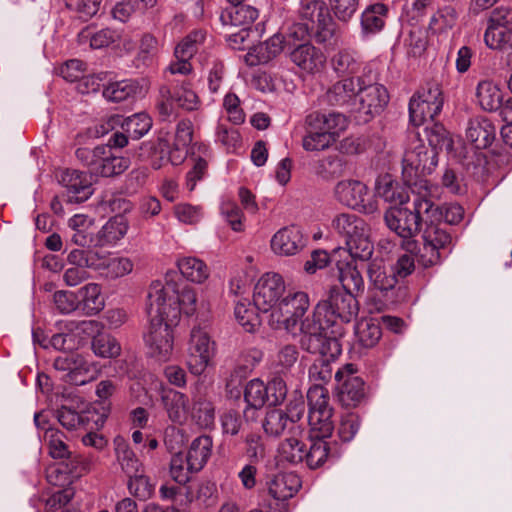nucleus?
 <instances>
[{
	"label": "nucleus",
	"mask_w": 512,
	"mask_h": 512,
	"mask_svg": "<svg viewBox=\"0 0 512 512\" xmlns=\"http://www.w3.org/2000/svg\"><path fill=\"white\" fill-rule=\"evenodd\" d=\"M309 308L310 298L306 292L289 290L268 315V325L274 330H284L293 338L300 337L302 349L309 353L341 354L340 342L325 333L316 307L311 314H307Z\"/></svg>",
	"instance_id": "obj_1"
},
{
	"label": "nucleus",
	"mask_w": 512,
	"mask_h": 512,
	"mask_svg": "<svg viewBox=\"0 0 512 512\" xmlns=\"http://www.w3.org/2000/svg\"><path fill=\"white\" fill-rule=\"evenodd\" d=\"M438 165L437 153L429 149L417 133L408 135L402 158V175L405 183L416 194L437 197L438 187L431 184L425 176L431 174Z\"/></svg>",
	"instance_id": "obj_2"
},
{
	"label": "nucleus",
	"mask_w": 512,
	"mask_h": 512,
	"mask_svg": "<svg viewBox=\"0 0 512 512\" xmlns=\"http://www.w3.org/2000/svg\"><path fill=\"white\" fill-rule=\"evenodd\" d=\"M165 295L164 288L155 284L148 289L146 310L149 318V325L144 334V342L149 357L159 362H166L171 359L174 348V335L171 324L161 314L160 302Z\"/></svg>",
	"instance_id": "obj_3"
},
{
	"label": "nucleus",
	"mask_w": 512,
	"mask_h": 512,
	"mask_svg": "<svg viewBox=\"0 0 512 512\" xmlns=\"http://www.w3.org/2000/svg\"><path fill=\"white\" fill-rule=\"evenodd\" d=\"M334 232L344 238L346 249L334 250L333 258L348 253L353 259L368 260L374 250L370 229L366 222L352 213L336 215L331 222Z\"/></svg>",
	"instance_id": "obj_4"
},
{
	"label": "nucleus",
	"mask_w": 512,
	"mask_h": 512,
	"mask_svg": "<svg viewBox=\"0 0 512 512\" xmlns=\"http://www.w3.org/2000/svg\"><path fill=\"white\" fill-rule=\"evenodd\" d=\"M433 197L417 194L413 201V210L402 206L390 207L384 216L388 228L404 239L412 238L418 231L420 221L439 218L442 213L432 202Z\"/></svg>",
	"instance_id": "obj_5"
},
{
	"label": "nucleus",
	"mask_w": 512,
	"mask_h": 512,
	"mask_svg": "<svg viewBox=\"0 0 512 512\" xmlns=\"http://www.w3.org/2000/svg\"><path fill=\"white\" fill-rule=\"evenodd\" d=\"M316 312L318 318L321 320L325 318V330L330 326L335 327L331 330L332 336L329 338H336L337 335H342L343 329L340 323H349L354 320L359 312L358 301L354 294L342 291L340 288H333L330 290L327 300L317 304ZM327 334V331H325Z\"/></svg>",
	"instance_id": "obj_6"
},
{
	"label": "nucleus",
	"mask_w": 512,
	"mask_h": 512,
	"mask_svg": "<svg viewBox=\"0 0 512 512\" xmlns=\"http://www.w3.org/2000/svg\"><path fill=\"white\" fill-rule=\"evenodd\" d=\"M177 273L172 271L165 275L164 281H153L149 289L155 284H159L164 288L165 295L160 302L161 314L164 315L170 323H176L181 314L192 316L197 310V296L195 291L188 287L183 286L181 289L174 280Z\"/></svg>",
	"instance_id": "obj_7"
},
{
	"label": "nucleus",
	"mask_w": 512,
	"mask_h": 512,
	"mask_svg": "<svg viewBox=\"0 0 512 512\" xmlns=\"http://www.w3.org/2000/svg\"><path fill=\"white\" fill-rule=\"evenodd\" d=\"M440 220L441 217L424 218L423 247L419 254V262L424 267L439 264L451 252L452 237Z\"/></svg>",
	"instance_id": "obj_8"
},
{
	"label": "nucleus",
	"mask_w": 512,
	"mask_h": 512,
	"mask_svg": "<svg viewBox=\"0 0 512 512\" xmlns=\"http://www.w3.org/2000/svg\"><path fill=\"white\" fill-rule=\"evenodd\" d=\"M299 15L302 22L311 29L317 43L325 44L336 35L337 24L324 1L303 0Z\"/></svg>",
	"instance_id": "obj_9"
},
{
	"label": "nucleus",
	"mask_w": 512,
	"mask_h": 512,
	"mask_svg": "<svg viewBox=\"0 0 512 512\" xmlns=\"http://www.w3.org/2000/svg\"><path fill=\"white\" fill-rule=\"evenodd\" d=\"M216 354V343L206 328L195 326L191 329L187 347L186 365L191 374L202 375L211 365Z\"/></svg>",
	"instance_id": "obj_10"
},
{
	"label": "nucleus",
	"mask_w": 512,
	"mask_h": 512,
	"mask_svg": "<svg viewBox=\"0 0 512 512\" xmlns=\"http://www.w3.org/2000/svg\"><path fill=\"white\" fill-rule=\"evenodd\" d=\"M375 80L376 74H373L371 67H366L364 74L358 77V109L369 117L382 112L389 102L386 87L375 83Z\"/></svg>",
	"instance_id": "obj_11"
},
{
	"label": "nucleus",
	"mask_w": 512,
	"mask_h": 512,
	"mask_svg": "<svg viewBox=\"0 0 512 512\" xmlns=\"http://www.w3.org/2000/svg\"><path fill=\"white\" fill-rule=\"evenodd\" d=\"M305 411L303 402L290 404L288 412L281 409H272L266 413L262 422L264 432L271 437H279L283 433L301 435L303 428L298 421Z\"/></svg>",
	"instance_id": "obj_12"
},
{
	"label": "nucleus",
	"mask_w": 512,
	"mask_h": 512,
	"mask_svg": "<svg viewBox=\"0 0 512 512\" xmlns=\"http://www.w3.org/2000/svg\"><path fill=\"white\" fill-rule=\"evenodd\" d=\"M336 199L350 208L365 214L378 211V200L369 193L368 187L358 180H342L334 189Z\"/></svg>",
	"instance_id": "obj_13"
},
{
	"label": "nucleus",
	"mask_w": 512,
	"mask_h": 512,
	"mask_svg": "<svg viewBox=\"0 0 512 512\" xmlns=\"http://www.w3.org/2000/svg\"><path fill=\"white\" fill-rule=\"evenodd\" d=\"M286 293L284 278L276 272L264 273L256 282L253 292L254 306L264 313L274 310Z\"/></svg>",
	"instance_id": "obj_14"
},
{
	"label": "nucleus",
	"mask_w": 512,
	"mask_h": 512,
	"mask_svg": "<svg viewBox=\"0 0 512 512\" xmlns=\"http://www.w3.org/2000/svg\"><path fill=\"white\" fill-rule=\"evenodd\" d=\"M443 107L442 92L438 85L429 86L414 95L409 102L410 121L420 126L433 121Z\"/></svg>",
	"instance_id": "obj_15"
},
{
	"label": "nucleus",
	"mask_w": 512,
	"mask_h": 512,
	"mask_svg": "<svg viewBox=\"0 0 512 512\" xmlns=\"http://www.w3.org/2000/svg\"><path fill=\"white\" fill-rule=\"evenodd\" d=\"M192 136V124L189 121L179 122L176 127L174 141L171 145L167 140L159 138L158 149L165 156H161L159 161H153L152 167L156 170L160 169L164 158L172 165L182 164L187 157V148L191 144Z\"/></svg>",
	"instance_id": "obj_16"
},
{
	"label": "nucleus",
	"mask_w": 512,
	"mask_h": 512,
	"mask_svg": "<svg viewBox=\"0 0 512 512\" xmlns=\"http://www.w3.org/2000/svg\"><path fill=\"white\" fill-rule=\"evenodd\" d=\"M356 371L353 364H346L335 373L337 399L347 408L357 407L365 397L364 382Z\"/></svg>",
	"instance_id": "obj_17"
},
{
	"label": "nucleus",
	"mask_w": 512,
	"mask_h": 512,
	"mask_svg": "<svg viewBox=\"0 0 512 512\" xmlns=\"http://www.w3.org/2000/svg\"><path fill=\"white\" fill-rule=\"evenodd\" d=\"M54 368L66 372L67 381L75 385H84L93 380L98 372V365L78 353H68L54 360Z\"/></svg>",
	"instance_id": "obj_18"
},
{
	"label": "nucleus",
	"mask_w": 512,
	"mask_h": 512,
	"mask_svg": "<svg viewBox=\"0 0 512 512\" xmlns=\"http://www.w3.org/2000/svg\"><path fill=\"white\" fill-rule=\"evenodd\" d=\"M290 61L304 74L316 75L321 73L326 65V56L310 42L296 44L290 48Z\"/></svg>",
	"instance_id": "obj_19"
},
{
	"label": "nucleus",
	"mask_w": 512,
	"mask_h": 512,
	"mask_svg": "<svg viewBox=\"0 0 512 512\" xmlns=\"http://www.w3.org/2000/svg\"><path fill=\"white\" fill-rule=\"evenodd\" d=\"M305 246L306 239L301 229L295 225L279 229L270 240V248L278 256H294Z\"/></svg>",
	"instance_id": "obj_20"
},
{
	"label": "nucleus",
	"mask_w": 512,
	"mask_h": 512,
	"mask_svg": "<svg viewBox=\"0 0 512 512\" xmlns=\"http://www.w3.org/2000/svg\"><path fill=\"white\" fill-rule=\"evenodd\" d=\"M61 183L66 188L67 203H82L93 194L92 178L86 172L66 170L61 175Z\"/></svg>",
	"instance_id": "obj_21"
},
{
	"label": "nucleus",
	"mask_w": 512,
	"mask_h": 512,
	"mask_svg": "<svg viewBox=\"0 0 512 512\" xmlns=\"http://www.w3.org/2000/svg\"><path fill=\"white\" fill-rule=\"evenodd\" d=\"M133 267L134 264L128 257L110 252H99L94 271L105 279L115 280L130 274L133 271Z\"/></svg>",
	"instance_id": "obj_22"
},
{
	"label": "nucleus",
	"mask_w": 512,
	"mask_h": 512,
	"mask_svg": "<svg viewBox=\"0 0 512 512\" xmlns=\"http://www.w3.org/2000/svg\"><path fill=\"white\" fill-rule=\"evenodd\" d=\"M159 386L161 401L168 418L176 424L185 423L190 411L188 396L180 391L165 387L162 383Z\"/></svg>",
	"instance_id": "obj_23"
},
{
	"label": "nucleus",
	"mask_w": 512,
	"mask_h": 512,
	"mask_svg": "<svg viewBox=\"0 0 512 512\" xmlns=\"http://www.w3.org/2000/svg\"><path fill=\"white\" fill-rule=\"evenodd\" d=\"M106 417L105 413L98 414L91 409L80 414L67 407H62L58 411V421L67 430H75L79 427L98 429L104 425Z\"/></svg>",
	"instance_id": "obj_24"
},
{
	"label": "nucleus",
	"mask_w": 512,
	"mask_h": 512,
	"mask_svg": "<svg viewBox=\"0 0 512 512\" xmlns=\"http://www.w3.org/2000/svg\"><path fill=\"white\" fill-rule=\"evenodd\" d=\"M306 124L311 130L323 131L336 142L340 134L346 130L348 121L341 113L331 112L326 114L313 112L306 117Z\"/></svg>",
	"instance_id": "obj_25"
},
{
	"label": "nucleus",
	"mask_w": 512,
	"mask_h": 512,
	"mask_svg": "<svg viewBox=\"0 0 512 512\" xmlns=\"http://www.w3.org/2000/svg\"><path fill=\"white\" fill-rule=\"evenodd\" d=\"M98 159L94 174L103 177H112L126 171L130 166V159L116 154L109 146H98Z\"/></svg>",
	"instance_id": "obj_26"
},
{
	"label": "nucleus",
	"mask_w": 512,
	"mask_h": 512,
	"mask_svg": "<svg viewBox=\"0 0 512 512\" xmlns=\"http://www.w3.org/2000/svg\"><path fill=\"white\" fill-rule=\"evenodd\" d=\"M285 39L281 34H274L269 39L253 46L245 55L249 66L265 64L279 55L284 48Z\"/></svg>",
	"instance_id": "obj_27"
},
{
	"label": "nucleus",
	"mask_w": 512,
	"mask_h": 512,
	"mask_svg": "<svg viewBox=\"0 0 512 512\" xmlns=\"http://www.w3.org/2000/svg\"><path fill=\"white\" fill-rule=\"evenodd\" d=\"M373 196L376 200L381 198L395 206L403 205L409 200L406 190L388 173L376 178Z\"/></svg>",
	"instance_id": "obj_28"
},
{
	"label": "nucleus",
	"mask_w": 512,
	"mask_h": 512,
	"mask_svg": "<svg viewBox=\"0 0 512 512\" xmlns=\"http://www.w3.org/2000/svg\"><path fill=\"white\" fill-rule=\"evenodd\" d=\"M191 150L193 166L186 176V185L189 191H193L197 182L204 178L208 169V161L211 158L210 148L204 143L193 144Z\"/></svg>",
	"instance_id": "obj_29"
},
{
	"label": "nucleus",
	"mask_w": 512,
	"mask_h": 512,
	"mask_svg": "<svg viewBox=\"0 0 512 512\" xmlns=\"http://www.w3.org/2000/svg\"><path fill=\"white\" fill-rule=\"evenodd\" d=\"M496 136V127L491 120L486 117H477L472 119L466 130L467 139L472 142L477 149H486L489 147Z\"/></svg>",
	"instance_id": "obj_30"
},
{
	"label": "nucleus",
	"mask_w": 512,
	"mask_h": 512,
	"mask_svg": "<svg viewBox=\"0 0 512 512\" xmlns=\"http://www.w3.org/2000/svg\"><path fill=\"white\" fill-rule=\"evenodd\" d=\"M301 487L300 478L294 473H280L269 482L268 491L274 500L285 502L292 498Z\"/></svg>",
	"instance_id": "obj_31"
},
{
	"label": "nucleus",
	"mask_w": 512,
	"mask_h": 512,
	"mask_svg": "<svg viewBox=\"0 0 512 512\" xmlns=\"http://www.w3.org/2000/svg\"><path fill=\"white\" fill-rule=\"evenodd\" d=\"M388 8L383 3H374L367 6L361 14V33L369 37L382 31L385 26Z\"/></svg>",
	"instance_id": "obj_32"
},
{
	"label": "nucleus",
	"mask_w": 512,
	"mask_h": 512,
	"mask_svg": "<svg viewBox=\"0 0 512 512\" xmlns=\"http://www.w3.org/2000/svg\"><path fill=\"white\" fill-rule=\"evenodd\" d=\"M128 223L120 216L109 219L94 237V246H115L127 233Z\"/></svg>",
	"instance_id": "obj_33"
},
{
	"label": "nucleus",
	"mask_w": 512,
	"mask_h": 512,
	"mask_svg": "<svg viewBox=\"0 0 512 512\" xmlns=\"http://www.w3.org/2000/svg\"><path fill=\"white\" fill-rule=\"evenodd\" d=\"M212 447L213 441L208 435H201L191 442L186 455L191 470L198 473L204 468L212 454Z\"/></svg>",
	"instance_id": "obj_34"
},
{
	"label": "nucleus",
	"mask_w": 512,
	"mask_h": 512,
	"mask_svg": "<svg viewBox=\"0 0 512 512\" xmlns=\"http://www.w3.org/2000/svg\"><path fill=\"white\" fill-rule=\"evenodd\" d=\"M358 77H349L336 82L327 92L328 102L332 105H350L358 99Z\"/></svg>",
	"instance_id": "obj_35"
},
{
	"label": "nucleus",
	"mask_w": 512,
	"mask_h": 512,
	"mask_svg": "<svg viewBox=\"0 0 512 512\" xmlns=\"http://www.w3.org/2000/svg\"><path fill=\"white\" fill-rule=\"evenodd\" d=\"M258 10L250 5H238L223 11L220 21L224 26H235L248 29L258 18Z\"/></svg>",
	"instance_id": "obj_36"
},
{
	"label": "nucleus",
	"mask_w": 512,
	"mask_h": 512,
	"mask_svg": "<svg viewBox=\"0 0 512 512\" xmlns=\"http://www.w3.org/2000/svg\"><path fill=\"white\" fill-rule=\"evenodd\" d=\"M177 267L185 279L197 284L205 282L210 275V269L207 264L194 256L179 258L177 260Z\"/></svg>",
	"instance_id": "obj_37"
},
{
	"label": "nucleus",
	"mask_w": 512,
	"mask_h": 512,
	"mask_svg": "<svg viewBox=\"0 0 512 512\" xmlns=\"http://www.w3.org/2000/svg\"><path fill=\"white\" fill-rule=\"evenodd\" d=\"M299 351L296 345L287 343L280 345L271 356V368L274 373L286 375L296 364Z\"/></svg>",
	"instance_id": "obj_38"
},
{
	"label": "nucleus",
	"mask_w": 512,
	"mask_h": 512,
	"mask_svg": "<svg viewBox=\"0 0 512 512\" xmlns=\"http://www.w3.org/2000/svg\"><path fill=\"white\" fill-rule=\"evenodd\" d=\"M368 277L371 285L379 291H389L397 284L395 272L381 261L374 260L369 264Z\"/></svg>",
	"instance_id": "obj_39"
},
{
	"label": "nucleus",
	"mask_w": 512,
	"mask_h": 512,
	"mask_svg": "<svg viewBox=\"0 0 512 512\" xmlns=\"http://www.w3.org/2000/svg\"><path fill=\"white\" fill-rule=\"evenodd\" d=\"M319 357L314 360L308 370L309 381L312 386H324L332 379L333 369L331 361L337 358L340 354L329 355L315 352Z\"/></svg>",
	"instance_id": "obj_40"
},
{
	"label": "nucleus",
	"mask_w": 512,
	"mask_h": 512,
	"mask_svg": "<svg viewBox=\"0 0 512 512\" xmlns=\"http://www.w3.org/2000/svg\"><path fill=\"white\" fill-rule=\"evenodd\" d=\"M267 389L266 384L260 379H252L247 383L244 391V399L248 406L244 411L246 417L250 411L254 413L268 403L269 394Z\"/></svg>",
	"instance_id": "obj_41"
},
{
	"label": "nucleus",
	"mask_w": 512,
	"mask_h": 512,
	"mask_svg": "<svg viewBox=\"0 0 512 512\" xmlns=\"http://www.w3.org/2000/svg\"><path fill=\"white\" fill-rule=\"evenodd\" d=\"M338 278L342 285V291L353 294L358 292L364 287V279L352 262H342L337 260Z\"/></svg>",
	"instance_id": "obj_42"
},
{
	"label": "nucleus",
	"mask_w": 512,
	"mask_h": 512,
	"mask_svg": "<svg viewBox=\"0 0 512 512\" xmlns=\"http://www.w3.org/2000/svg\"><path fill=\"white\" fill-rule=\"evenodd\" d=\"M77 296L79 304H82V308L87 314H96L105 306L101 286L97 283H88L81 287L78 290Z\"/></svg>",
	"instance_id": "obj_43"
},
{
	"label": "nucleus",
	"mask_w": 512,
	"mask_h": 512,
	"mask_svg": "<svg viewBox=\"0 0 512 512\" xmlns=\"http://www.w3.org/2000/svg\"><path fill=\"white\" fill-rule=\"evenodd\" d=\"M303 433L296 435L290 433L289 436L281 442L278 447V454L282 461H286L292 464L304 462L306 448L302 443Z\"/></svg>",
	"instance_id": "obj_44"
},
{
	"label": "nucleus",
	"mask_w": 512,
	"mask_h": 512,
	"mask_svg": "<svg viewBox=\"0 0 512 512\" xmlns=\"http://www.w3.org/2000/svg\"><path fill=\"white\" fill-rule=\"evenodd\" d=\"M114 443L117 461L125 474L130 477L135 475L137 472H143L141 462L130 449L128 444L121 438L115 439Z\"/></svg>",
	"instance_id": "obj_45"
},
{
	"label": "nucleus",
	"mask_w": 512,
	"mask_h": 512,
	"mask_svg": "<svg viewBox=\"0 0 512 512\" xmlns=\"http://www.w3.org/2000/svg\"><path fill=\"white\" fill-rule=\"evenodd\" d=\"M477 98L484 110L495 111L501 107L503 95L497 85L485 80L477 86Z\"/></svg>",
	"instance_id": "obj_46"
},
{
	"label": "nucleus",
	"mask_w": 512,
	"mask_h": 512,
	"mask_svg": "<svg viewBox=\"0 0 512 512\" xmlns=\"http://www.w3.org/2000/svg\"><path fill=\"white\" fill-rule=\"evenodd\" d=\"M330 63L333 71L339 76L355 74L360 69L357 54L349 49L339 50L332 56Z\"/></svg>",
	"instance_id": "obj_47"
},
{
	"label": "nucleus",
	"mask_w": 512,
	"mask_h": 512,
	"mask_svg": "<svg viewBox=\"0 0 512 512\" xmlns=\"http://www.w3.org/2000/svg\"><path fill=\"white\" fill-rule=\"evenodd\" d=\"M121 127L130 139L138 140L149 132L152 127V119L144 112L135 113L126 117L121 122Z\"/></svg>",
	"instance_id": "obj_48"
},
{
	"label": "nucleus",
	"mask_w": 512,
	"mask_h": 512,
	"mask_svg": "<svg viewBox=\"0 0 512 512\" xmlns=\"http://www.w3.org/2000/svg\"><path fill=\"white\" fill-rule=\"evenodd\" d=\"M484 41L491 49L512 50V29L506 26L487 27Z\"/></svg>",
	"instance_id": "obj_49"
},
{
	"label": "nucleus",
	"mask_w": 512,
	"mask_h": 512,
	"mask_svg": "<svg viewBox=\"0 0 512 512\" xmlns=\"http://www.w3.org/2000/svg\"><path fill=\"white\" fill-rule=\"evenodd\" d=\"M332 414H323V412L315 414H308V424H309V439L315 440V438L319 439H327L332 435L334 430V425L332 421Z\"/></svg>",
	"instance_id": "obj_50"
},
{
	"label": "nucleus",
	"mask_w": 512,
	"mask_h": 512,
	"mask_svg": "<svg viewBox=\"0 0 512 512\" xmlns=\"http://www.w3.org/2000/svg\"><path fill=\"white\" fill-rule=\"evenodd\" d=\"M425 131L429 149H434L437 154L443 149L448 152L452 151L453 140L442 124L433 123L431 126H427Z\"/></svg>",
	"instance_id": "obj_51"
},
{
	"label": "nucleus",
	"mask_w": 512,
	"mask_h": 512,
	"mask_svg": "<svg viewBox=\"0 0 512 512\" xmlns=\"http://www.w3.org/2000/svg\"><path fill=\"white\" fill-rule=\"evenodd\" d=\"M458 19V13L453 6H444L430 19L429 29L434 34H443L452 29Z\"/></svg>",
	"instance_id": "obj_52"
},
{
	"label": "nucleus",
	"mask_w": 512,
	"mask_h": 512,
	"mask_svg": "<svg viewBox=\"0 0 512 512\" xmlns=\"http://www.w3.org/2000/svg\"><path fill=\"white\" fill-rule=\"evenodd\" d=\"M119 38V34L111 29H101L92 33L90 28L83 29L79 35V43L84 44L89 41L93 49H102L109 46Z\"/></svg>",
	"instance_id": "obj_53"
},
{
	"label": "nucleus",
	"mask_w": 512,
	"mask_h": 512,
	"mask_svg": "<svg viewBox=\"0 0 512 512\" xmlns=\"http://www.w3.org/2000/svg\"><path fill=\"white\" fill-rule=\"evenodd\" d=\"M307 400L309 406L308 414L325 412V414H333V408L330 405L329 392L325 386H311L307 392Z\"/></svg>",
	"instance_id": "obj_54"
},
{
	"label": "nucleus",
	"mask_w": 512,
	"mask_h": 512,
	"mask_svg": "<svg viewBox=\"0 0 512 512\" xmlns=\"http://www.w3.org/2000/svg\"><path fill=\"white\" fill-rule=\"evenodd\" d=\"M44 440L48 445V453L54 459H64L70 456V450L65 443V435L56 428H47Z\"/></svg>",
	"instance_id": "obj_55"
},
{
	"label": "nucleus",
	"mask_w": 512,
	"mask_h": 512,
	"mask_svg": "<svg viewBox=\"0 0 512 512\" xmlns=\"http://www.w3.org/2000/svg\"><path fill=\"white\" fill-rule=\"evenodd\" d=\"M256 309V307H252L249 303L241 301L235 306V319L246 332L253 333L260 326V319Z\"/></svg>",
	"instance_id": "obj_56"
},
{
	"label": "nucleus",
	"mask_w": 512,
	"mask_h": 512,
	"mask_svg": "<svg viewBox=\"0 0 512 512\" xmlns=\"http://www.w3.org/2000/svg\"><path fill=\"white\" fill-rule=\"evenodd\" d=\"M355 333L363 347H373L380 340L382 332L380 325L373 320H362L357 323Z\"/></svg>",
	"instance_id": "obj_57"
},
{
	"label": "nucleus",
	"mask_w": 512,
	"mask_h": 512,
	"mask_svg": "<svg viewBox=\"0 0 512 512\" xmlns=\"http://www.w3.org/2000/svg\"><path fill=\"white\" fill-rule=\"evenodd\" d=\"M137 85L132 80H121L108 84L103 90V96L112 102H121L133 96Z\"/></svg>",
	"instance_id": "obj_58"
},
{
	"label": "nucleus",
	"mask_w": 512,
	"mask_h": 512,
	"mask_svg": "<svg viewBox=\"0 0 512 512\" xmlns=\"http://www.w3.org/2000/svg\"><path fill=\"white\" fill-rule=\"evenodd\" d=\"M92 350L96 356L102 358H114L121 352L120 344L117 340L108 334L96 335L91 343Z\"/></svg>",
	"instance_id": "obj_59"
},
{
	"label": "nucleus",
	"mask_w": 512,
	"mask_h": 512,
	"mask_svg": "<svg viewBox=\"0 0 512 512\" xmlns=\"http://www.w3.org/2000/svg\"><path fill=\"white\" fill-rule=\"evenodd\" d=\"M173 98L181 108L187 111L197 110L201 105L200 99L191 88L189 81H183L174 89Z\"/></svg>",
	"instance_id": "obj_60"
},
{
	"label": "nucleus",
	"mask_w": 512,
	"mask_h": 512,
	"mask_svg": "<svg viewBox=\"0 0 512 512\" xmlns=\"http://www.w3.org/2000/svg\"><path fill=\"white\" fill-rule=\"evenodd\" d=\"M311 445L308 451L305 453L304 462L311 469H316L322 466L329 454V446L326 439L315 438L310 440Z\"/></svg>",
	"instance_id": "obj_61"
},
{
	"label": "nucleus",
	"mask_w": 512,
	"mask_h": 512,
	"mask_svg": "<svg viewBox=\"0 0 512 512\" xmlns=\"http://www.w3.org/2000/svg\"><path fill=\"white\" fill-rule=\"evenodd\" d=\"M205 33L197 30L187 35L174 50V57L190 60L198 50V46L203 43Z\"/></svg>",
	"instance_id": "obj_62"
},
{
	"label": "nucleus",
	"mask_w": 512,
	"mask_h": 512,
	"mask_svg": "<svg viewBox=\"0 0 512 512\" xmlns=\"http://www.w3.org/2000/svg\"><path fill=\"white\" fill-rule=\"evenodd\" d=\"M196 473L190 469V464L186 462V457L182 453H175L170 461V475L172 479L180 485H185L191 479V475Z\"/></svg>",
	"instance_id": "obj_63"
},
{
	"label": "nucleus",
	"mask_w": 512,
	"mask_h": 512,
	"mask_svg": "<svg viewBox=\"0 0 512 512\" xmlns=\"http://www.w3.org/2000/svg\"><path fill=\"white\" fill-rule=\"evenodd\" d=\"M360 426L361 420L357 414L353 412L343 414L337 429L339 438L343 442H350L358 433Z\"/></svg>",
	"instance_id": "obj_64"
}]
</instances>
